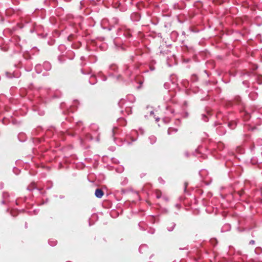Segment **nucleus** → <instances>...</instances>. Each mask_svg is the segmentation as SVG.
I'll return each instance as SVG.
<instances>
[{
    "instance_id": "nucleus-1",
    "label": "nucleus",
    "mask_w": 262,
    "mask_h": 262,
    "mask_svg": "<svg viewBox=\"0 0 262 262\" xmlns=\"http://www.w3.org/2000/svg\"><path fill=\"white\" fill-rule=\"evenodd\" d=\"M95 196L98 198H101L104 195L103 191L101 189H97L95 192Z\"/></svg>"
},
{
    "instance_id": "nucleus-2",
    "label": "nucleus",
    "mask_w": 262,
    "mask_h": 262,
    "mask_svg": "<svg viewBox=\"0 0 262 262\" xmlns=\"http://www.w3.org/2000/svg\"><path fill=\"white\" fill-rule=\"evenodd\" d=\"M236 123L234 121H231L229 122L228 123V126L232 129H233L235 128L236 126Z\"/></svg>"
},
{
    "instance_id": "nucleus-3",
    "label": "nucleus",
    "mask_w": 262,
    "mask_h": 262,
    "mask_svg": "<svg viewBox=\"0 0 262 262\" xmlns=\"http://www.w3.org/2000/svg\"><path fill=\"white\" fill-rule=\"evenodd\" d=\"M155 194L156 195V198L157 199L160 198L161 197V196H162V192H161V191L160 190H158V189H156L155 190Z\"/></svg>"
},
{
    "instance_id": "nucleus-4",
    "label": "nucleus",
    "mask_w": 262,
    "mask_h": 262,
    "mask_svg": "<svg viewBox=\"0 0 262 262\" xmlns=\"http://www.w3.org/2000/svg\"><path fill=\"white\" fill-rule=\"evenodd\" d=\"M54 32H55V33H56L57 35H58L59 33H58V31H57V30H55Z\"/></svg>"
},
{
    "instance_id": "nucleus-5",
    "label": "nucleus",
    "mask_w": 262,
    "mask_h": 262,
    "mask_svg": "<svg viewBox=\"0 0 262 262\" xmlns=\"http://www.w3.org/2000/svg\"><path fill=\"white\" fill-rule=\"evenodd\" d=\"M238 193H239V194L240 195H241L242 194V193H243V192L241 191V192H239Z\"/></svg>"
},
{
    "instance_id": "nucleus-6",
    "label": "nucleus",
    "mask_w": 262,
    "mask_h": 262,
    "mask_svg": "<svg viewBox=\"0 0 262 262\" xmlns=\"http://www.w3.org/2000/svg\"><path fill=\"white\" fill-rule=\"evenodd\" d=\"M249 115H248L246 116V118L248 119H249Z\"/></svg>"
},
{
    "instance_id": "nucleus-7",
    "label": "nucleus",
    "mask_w": 262,
    "mask_h": 262,
    "mask_svg": "<svg viewBox=\"0 0 262 262\" xmlns=\"http://www.w3.org/2000/svg\"><path fill=\"white\" fill-rule=\"evenodd\" d=\"M185 154L186 156H187V157L188 156V154L187 152H186Z\"/></svg>"
},
{
    "instance_id": "nucleus-8",
    "label": "nucleus",
    "mask_w": 262,
    "mask_h": 262,
    "mask_svg": "<svg viewBox=\"0 0 262 262\" xmlns=\"http://www.w3.org/2000/svg\"><path fill=\"white\" fill-rule=\"evenodd\" d=\"M250 243H253L254 241H251Z\"/></svg>"
}]
</instances>
